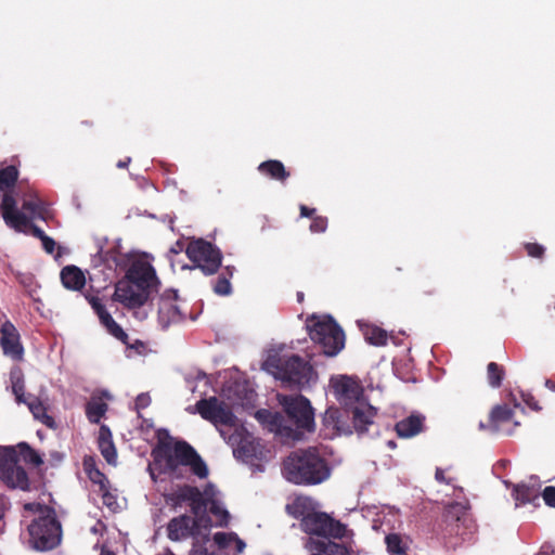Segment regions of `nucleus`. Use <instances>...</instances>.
<instances>
[{
	"label": "nucleus",
	"instance_id": "obj_1",
	"mask_svg": "<svg viewBox=\"0 0 555 555\" xmlns=\"http://www.w3.org/2000/svg\"><path fill=\"white\" fill-rule=\"evenodd\" d=\"M153 464L149 470L153 480L156 479L154 470L167 474L172 478H183L182 466L190 467L192 474L199 479L207 478L209 470L197 451L186 441H159L152 450Z\"/></svg>",
	"mask_w": 555,
	"mask_h": 555
},
{
	"label": "nucleus",
	"instance_id": "obj_2",
	"mask_svg": "<svg viewBox=\"0 0 555 555\" xmlns=\"http://www.w3.org/2000/svg\"><path fill=\"white\" fill-rule=\"evenodd\" d=\"M285 479L298 486H315L331 476V467L318 447L297 449L283 461Z\"/></svg>",
	"mask_w": 555,
	"mask_h": 555
},
{
	"label": "nucleus",
	"instance_id": "obj_3",
	"mask_svg": "<svg viewBox=\"0 0 555 555\" xmlns=\"http://www.w3.org/2000/svg\"><path fill=\"white\" fill-rule=\"evenodd\" d=\"M0 447V480L10 489L28 491L30 488L26 470L18 465L20 457L36 467L43 464L42 457L27 442L16 447Z\"/></svg>",
	"mask_w": 555,
	"mask_h": 555
},
{
	"label": "nucleus",
	"instance_id": "obj_4",
	"mask_svg": "<svg viewBox=\"0 0 555 555\" xmlns=\"http://www.w3.org/2000/svg\"><path fill=\"white\" fill-rule=\"evenodd\" d=\"M307 327L310 338L322 347L324 354L334 357L345 347L344 331L332 317H312Z\"/></svg>",
	"mask_w": 555,
	"mask_h": 555
},
{
	"label": "nucleus",
	"instance_id": "obj_5",
	"mask_svg": "<svg viewBox=\"0 0 555 555\" xmlns=\"http://www.w3.org/2000/svg\"><path fill=\"white\" fill-rule=\"evenodd\" d=\"M29 542L38 551H51L62 541V525L54 515L38 516L28 526Z\"/></svg>",
	"mask_w": 555,
	"mask_h": 555
},
{
	"label": "nucleus",
	"instance_id": "obj_6",
	"mask_svg": "<svg viewBox=\"0 0 555 555\" xmlns=\"http://www.w3.org/2000/svg\"><path fill=\"white\" fill-rule=\"evenodd\" d=\"M211 526V519L204 513L197 514V516L182 514L168 521L167 538L172 542L184 541L189 538L198 540L204 530L203 539H207Z\"/></svg>",
	"mask_w": 555,
	"mask_h": 555
},
{
	"label": "nucleus",
	"instance_id": "obj_7",
	"mask_svg": "<svg viewBox=\"0 0 555 555\" xmlns=\"http://www.w3.org/2000/svg\"><path fill=\"white\" fill-rule=\"evenodd\" d=\"M188 258L205 275L217 273L222 264V253L212 243L204 238H192L185 248Z\"/></svg>",
	"mask_w": 555,
	"mask_h": 555
},
{
	"label": "nucleus",
	"instance_id": "obj_8",
	"mask_svg": "<svg viewBox=\"0 0 555 555\" xmlns=\"http://www.w3.org/2000/svg\"><path fill=\"white\" fill-rule=\"evenodd\" d=\"M300 529L310 535L322 537L324 539H351L353 532L339 520L334 519L328 514L317 511L304 522H300Z\"/></svg>",
	"mask_w": 555,
	"mask_h": 555
},
{
	"label": "nucleus",
	"instance_id": "obj_9",
	"mask_svg": "<svg viewBox=\"0 0 555 555\" xmlns=\"http://www.w3.org/2000/svg\"><path fill=\"white\" fill-rule=\"evenodd\" d=\"M273 366L275 376L287 384L288 387H305L310 383L313 375L311 364L295 354L275 360Z\"/></svg>",
	"mask_w": 555,
	"mask_h": 555
},
{
	"label": "nucleus",
	"instance_id": "obj_10",
	"mask_svg": "<svg viewBox=\"0 0 555 555\" xmlns=\"http://www.w3.org/2000/svg\"><path fill=\"white\" fill-rule=\"evenodd\" d=\"M470 524L472 519L469 518L467 506L463 503L454 502L444 508L435 531L441 539L449 540L453 537H463Z\"/></svg>",
	"mask_w": 555,
	"mask_h": 555
},
{
	"label": "nucleus",
	"instance_id": "obj_11",
	"mask_svg": "<svg viewBox=\"0 0 555 555\" xmlns=\"http://www.w3.org/2000/svg\"><path fill=\"white\" fill-rule=\"evenodd\" d=\"M470 524L472 519L469 518L467 506L463 503L454 502L444 508L435 531L441 539L449 540L453 537H463Z\"/></svg>",
	"mask_w": 555,
	"mask_h": 555
},
{
	"label": "nucleus",
	"instance_id": "obj_12",
	"mask_svg": "<svg viewBox=\"0 0 555 555\" xmlns=\"http://www.w3.org/2000/svg\"><path fill=\"white\" fill-rule=\"evenodd\" d=\"M0 210L5 224L17 232H24L27 227L30 228L31 234L40 241L47 234L36 224H31L26 214L17 209V203L10 192L3 194Z\"/></svg>",
	"mask_w": 555,
	"mask_h": 555
},
{
	"label": "nucleus",
	"instance_id": "obj_13",
	"mask_svg": "<svg viewBox=\"0 0 555 555\" xmlns=\"http://www.w3.org/2000/svg\"><path fill=\"white\" fill-rule=\"evenodd\" d=\"M166 504L173 511L188 503L192 515L204 513L208 505V500L203 492L195 486L182 485L172 492L165 494Z\"/></svg>",
	"mask_w": 555,
	"mask_h": 555
},
{
	"label": "nucleus",
	"instance_id": "obj_14",
	"mask_svg": "<svg viewBox=\"0 0 555 555\" xmlns=\"http://www.w3.org/2000/svg\"><path fill=\"white\" fill-rule=\"evenodd\" d=\"M195 408L204 420L210 422L216 427L219 425L235 426L236 416L231 408L217 397L201 399L196 402Z\"/></svg>",
	"mask_w": 555,
	"mask_h": 555
},
{
	"label": "nucleus",
	"instance_id": "obj_15",
	"mask_svg": "<svg viewBox=\"0 0 555 555\" xmlns=\"http://www.w3.org/2000/svg\"><path fill=\"white\" fill-rule=\"evenodd\" d=\"M283 405L287 417L296 425L297 428L307 431H312L314 429L313 409L306 397H285Z\"/></svg>",
	"mask_w": 555,
	"mask_h": 555
},
{
	"label": "nucleus",
	"instance_id": "obj_16",
	"mask_svg": "<svg viewBox=\"0 0 555 555\" xmlns=\"http://www.w3.org/2000/svg\"><path fill=\"white\" fill-rule=\"evenodd\" d=\"M125 279L151 295L158 291L159 280L154 267L145 261H134L126 272Z\"/></svg>",
	"mask_w": 555,
	"mask_h": 555
},
{
	"label": "nucleus",
	"instance_id": "obj_17",
	"mask_svg": "<svg viewBox=\"0 0 555 555\" xmlns=\"http://www.w3.org/2000/svg\"><path fill=\"white\" fill-rule=\"evenodd\" d=\"M112 298L128 309H135L146 304L150 294L124 278L116 283Z\"/></svg>",
	"mask_w": 555,
	"mask_h": 555
},
{
	"label": "nucleus",
	"instance_id": "obj_18",
	"mask_svg": "<svg viewBox=\"0 0 555 555\" xmlns=\"http://www.w3.org/2000/svg\"><path fill=\"white\" fill-rule=\"evenodd\" d=\"M0 347L5 357L15 362L24 358V347L15 325L7 320L0 327Z\"/></svg>",
	"mask_w": 555,
	"mask_h": 555
},
{
	"label": "nucleus",
	"instance_id": "obj_19",
	"mask_svg": "<svg viewBox=\"0 0 555 555\" xmlns=\"http://www.w3.org/2000/svg\"><path fill=\"white\" fill-rule=\"evenodd\" d=\"M178 292L176 289H166L158 300V322L163 328L183 320V315L177 304Z\"/></svg>",
	"mask_w": 555,
	"mask_h": 555
},
{
	"label": "nucleus",
	"instance_id": "obj_20",
	"mask_svg": "<svg viewBox=\"0 0 555 555\" xmlns=\"http://www.w3.org/2000/svg\"><path fill=\"white\" fill-rule=\"evenodd\" d=\"M310 555H351V545L347 542L337 543L331 539H314L310 537L306 543Z\"/></svg>",
	"mask_w": 555,
	"mask_h": 555
},
{
	"label": "nucleus",
	"instance_id": "obj_21",
	"mask_svg": "<svg viewBox=\"0 0 555 555\" xmlns=\"http://www.w3.org/2000/svg\"><path fill=\"white\" fill-rule=\"evenodd\" d=\"M345 413L351 415L354 430L359 435H363L367 433L370 426L374 424L373 420L376 416L377 410L372 405L359 403L350 410L347 409Z\"/></svg>",
	"mask_w": 555,
	"mask_h": 555
},
{
	"label": "nucleus",
	"instance_id": "obj_22",
	"mask_svg": "<svg viewBox=\"0 0 555 555\" xmlns=\"http://www.w3.org/2000/svg\"><path fill=\"white\" fill-rule=\"evenodd\" d=\"M345 412L337 408H328L322 418L324 429L327 430L325 436L333 437L336 435L352 434L351 427L344 421Z\"/></svg>",
	"mask_w": 555,
	"mask_h": 555
},
{
	"label": "nucleus",
	"instance_id": "obj_23",
	"mask_svg": "<svg viewBox=\"0 0 555 555\" xmlns=\"http://www.w3.org/2000/svg\"><path fill=\"white\" fill-rule=\"evenodd\" d=\"M337 400L345 405L358 402L362 395L360 386L350 377L343 376L333 385Z\"/></svg>",
	"mask_w": 555,
	"mask_h": 555
},
{
	"label": "nucleus",
	"instance_id": "obj_24",
	"mask_svg": "<svg viewBox=\"0 0 555 555\" xmlns=\"http://www.w3.org/2000/svg\"><path fill=\"white\" fill-rule=\"evenodd\" d=\"M286 511L292 517L304 522L308 516L310 517L318 511V503L310 496L298 495L286 505Z\"/></svg>",
	"mask_w": 555,
	"mask_h": 555
},
{
	"label": "nucleus",
	"instance_id": "obj_25",
	"mask_svg": "<svg viewBox=\"0 0 555 555\" xmlns=\"http://www.w3.org/2000/svg\"><path fill=\"white\" fill-rule=\"evenodd\" d=\"M60 278L63 286L69 291H81L86 285L85 273L74 264L65 266L61 270Z\"/></svg>",
	"mask_w": 555,
	"mask_h": 555
},
{
	"label": "nucleus",
	"instance_id": "obj_26",
	"mask_svg": "<svg viewBox=\"0 0 555 555\" xmlns=\"http://www.w3.org/2000/svg\"><path fill=\"white\" fill-rule=\"evenodd\" d=\"M425 417L422 415H410L395 426L400 438H411L423 431Z\"/></svg>",
	"mask_w": 555,
	"mask_h": 555
},
{
	"label": "nucleus",
	"instance_id": "obj_27",
	"mask_svg": "<svg viewBox=\"0 0 555 555\" xmlns=\"http://www.w3.org/2000/svg\"><path fill=\"white\" fill-rule=\"evenodd\" d=\"M22 403H25L28 406L35 418L39 420L49 428H55L54 418L47 413L46 405L38 397L27 393V399Z\"/></svg>",
	"mask_w": 555,
	"mask_h": 555
},
{
	"label": "nucleus",
	"instance_id": "obj_28",
	"mask_svg": "<svg viewBox=\"0 0 555 555\" xmlns=\"http://www.w3.org/2000/svg\"><path fill=\"white\" fill-rule=\"evenodd\" d=\"M258 171L272 179L276 180L281 183H284L291 176L289 171L286 170L285 166L282 162L276 159H269L266 162H262L258 166Z\"/></svg>",
	"mask_w": 555,
	"mask_h": 555
},
{
	"label": "nucleus",
	"instance_id": "obj_29",
	"mask_svg": "<svg viewBox=\"0 0 555 555\" xmlns=\"http://www.w3.org/2000/svg\"><path fill=\"white\" fill-rule=\"evenodd\" d=\"M217 279L212 281V291L218 296H229L232 294L231 279L234 275V266H221Z\"/></svg>",
	"mask_w": 555,
	"mask_h": 555
},
{
	"label": "nucleus",
	"instance_id": "obj_30",
	"mask_svg": "<svg viewBox=\"0 0 555 555\" xmlns=\"http://www.w3.org/2000/svg\"><path fill=\"white\" fill-rule=\"evenodd\" d=\"M514 416V411L506 404L495 405L490 413V426L493 431H499L501 425L511 422Z\"/></svg>",
	"mask_w": 555,
	"mask_h": 555
},
{
	"label": "nucleus",
	"instance_id": "obj_31",
	"mask_svg": "<svg viewBox=\"0 0 555 555\" xmlns=\"http://www.w3.org/2000/svg\"><path fill=\"white\" fill-rule=\"evenodd\" d=\"M386 550L390 555H408L409 540L399 533H389L385 537Z\"/></svg>",
	"mask_w": 555,
	"mask_h": 555
},
{
	"label": "nucleus",
	"instance_id": "obj_32",
	"mask_svg": "<svg viewBox=\"0 0 555 555\" xmlns=\"http://www.w3.org/2000/svg\"><path fill=\"white\" fill-rule=\"evenodd\" d=\"M107 404L101 398H91L86 404V415L90 423L98 424L107 411Z\"/></svg>",
	"mask_w": 555,
	"mask_h": 555
},
{
	"label": "nucleus",
	"instance_id": "obj_33",
	"mask_svg": "<svg viewBox=\"0 0 555 555\" xmlns=\"http://www.w3.org/2000/svg\"><path fill=\"white\" fill-rule=\"evenodd\" d=\"M10 382L12 385V391L15 395L18 403L27 399L25 393V380L23 371L20 367H13L10 372Z\"/></svg>",
	"mask_w": 555,
	"mask_h": 555
},
{
	"label": "nucleus",
	"instance_id": "obj_34",
	"mask_svg": "<svg viewBox=\"0 0 555 555\" xmlns=\"http://www.w3.org/2000/svg\"><path fill=\"white\" fill-rule=\"evenodd\" d=\"M83 467L89 479L93 483L99 485V490H104V488L109 485L107 477L100 469L96 468L91 457L85 459Z\"/></svg>",
	"mask_w": 555,
	"mask_h": 555
},
{
	"label": "nucleus",
	"instance_id": "obj_35",
	"mask_svg": "<svg viewBox=\"0 0 555 555\" xmlns=\"http://www.w3.org/2000/svg\"><path fill=\"white\" fill-rule=\"evenodd\" d=\"M505 367L496 362H490L487 365V380L490 387L500 388L505 378Z\"/></svg>",
	"mask_w": 555,
	"mask_h": 555
},
{
	"label": "nucleus",
	"instance_id": "obj_36",
	"mask_svg": "<svg viewBox=\"0 0 555 555\" xmlns=\"http://www.w3.org/2000/svg\"><path fill=\"white\" fill-rule=\"evenodd\" d=\"M208 500L209 513L216 517V526L227 527L230 520L229 512L216 499L206 498Z\"/></svg>",
	"mask_w": 555,
	"mask_h": 555
},
{
	"label": "nucleus",
	"instance_id": "obj_37",
	"mask_svg": "<svg viewBox=\"0 0 555 555\" xmlns=\"http://www.w3.org/2000/svg\"><path fill=\"white\" fill-rule=\"evenodd\" d=\"M514 498L520 504L532 503L539 499V494L534 487L527 485H517L513 491Z\"/></svg>",
	"mask_w": 555,
	"mask_h": 555
},
{
	"label": "nucleus",
	"instance_id": "obj_38",
	"mask_svg": "<svg viewBox=\"0 0 555 555\" xmlns=\"http://www.w3.org/2000/svg\"><path fill=\"white\" fill-rule=\"evenodd\" d=\"M18 169L14 165L0 169V191H5L15 185L18 179Z\"/></svg>",
	"mask_w": 555,
	"mask_h": 555
},
{
	"label": "nucleus",
	"instance_id": "obj_39",
	"mask_svg": "<svg viewBox=\"0 0 555 555\" xmlns=\"http://www.w3.org/2000/svg\"><path fill=\"white\" fill-rule=\"evenodd\" d=\"M23 210L29 212L33 218H38L41 220H46L47 218V208L42 201L39 198L24 201L22 205Z\"/></svg>",
	"mask_w": 555,
	"mask_h": 555
},
{
	"label": "nucleus",
	"instance_id": "obj_40",
	"mask_svg": "<svg viewBox=\"0 0 555 555\" xmlns=\"http://www.w3.org/2000/svg\"><path fill=\"white\" fill-rule=\"evenodd\" d=\"M364 337L369 344L374 346H385L388 338L386 331L375 325L365 328Z\"/></svg>",
	"mask_w": 555,
	"mask_h": 555
},
{
	"label": "nucleus",
	"instance_id": "obj_41",
	"mask_svg": "<svg viewBox=\"0 0 555 555\" xmlns=\"http://www.w3.org/2000/svg\"><path fill=\"white\" fill-rule=\"evenodd\" d=\"M107 333L114 336L116 339L120 340L124 344H128V334L122 330V327L113 319V317H106L105 321L101 323Z\"/></svg>",
	"mask_w": 555,
	"mask_h": 555
},
{
	"label": "nucleus",
	"instance_id": "obj_42",
	"mask_svg": "<svg viewBox=\"0 0 555 555\" xmlns=\"http://www.w3.org/2000/svg\"><path fill=\"white\" fill-rule=\"evenodd\" d=\"M101 454L108 464H115L117 451L113 441L98 442Z\"/></svg>",
	"mask_w": 555,
	"mask_h": 555
},
{
	"label": "nucleus",
	"instance_id": "obj_43",
	"mask_svg": "<svg viewBox=\"0 0 555 555\" xmlns=\"http://www.w3.org/2000/svg\"><path fill=\"white\" fill-rule=\"evenodd\" d=\"M24 509L33 514H38L39 516H44L47 514L54 515L56 513L53 507L37 502L25 503Z\"/></svg>",
	"mask_w": 555,
	"mask_h": 555
},
{
	"label": "nucleus",
	"instance_id": "obj_44",
	"mask_svg": "<svg viewBox=\"0 0 555 555\" xmlns=\"http://www.w3.org/2000/svg\"><path fill=\"white\" fill-rule=\"evenodd\" d=\"M109 485L104 490H99L102 496L103 504L109 509L115 511L118 507L117 498L111 492Z\"/></svg>",
	"mask_w": 555,
	"mask_h": 555
},
{
	"label": "nucleus",
	"instance_id": "obj_45",
	"mask_svg": "<svg viewBox=\"0 0 555 555\" xmlns=\"http://www.w3.org/2000/svg\"><path fill=\"white\" fill-rule=\"evenodd\" d=\"M328 220L324 216H315L312 218L309 230L312 233H324L327 229Z\"/></svg>",
	"mask_w": 555,
	"mask_h": 555
},
{
	"label": "nucleus",
	"instance_id": "obj_46",
	"mask_svg": "<svg viewBox=\"0 0 555 555\" xmlns=\"http://www.w3.org/2000/svg\"><path fill=\"white\" fill-rule=\"evenodd\" d=\"M524 248L527 255L532 258L542 259L545 254V247L539 243H526Z\"/></svg>",
	"mask_w": 555,
	"mask_h": 555
},
{
	"label": "nucleus",
	"instance_id": "obj_47",
	"mask_svg": "<svg viewBox=\"0 0 555 555\" xmlns=\"http://www.w3.org/2000/svg\"><path fill=\"white\" fill-rule=\"evenodd\" d=\"M235 539V533L217 532L214 535L215 543L221 548L229 546L230 543Z\"/></svg>",
	"mask_w": 555,
	"mask_h": 555
},
{
	"label": "nucleus",
	"instance_id": "obj_48",
	"mask_svg": "<svg viewBox=\"0 0 555 555\" xmlns=\"http://www.w3.org/2000/svg\"><path fill=\"white\" fill-rule=\"evenodd\" d=\"M541 495L543 498L544 503L547 506L555 508V487L554 486L545 487L543 489Z\"/></svg>",
	"mask_w": 555,
	"mask_h": 555
},
{
	"label": "nucleus",
	"instance_id": "obj_49",
	"mask_svg": "<svg viewBox=\"0 0 555 555\" xmlns=\"http://www.w3.org/2000/svg\"><path fill=\"white\" fill-rule=\"evenodd\" d=\"M522 401L533 411H541L542 408L539 405L538 400L534 398V396L530 392H522L521 393Z\"/></svg>",
	"mask_w": 555,
	"mask_h": 555
},
{
	"label": "nucleus",
	"instance_id": "obj_50",
	"mask_svg": "<svg viewBox=\"0 0 555 555\" xmlns=\"http://www.w3.org/2000/svg\"><path fill=\"white\" fill-rule=\"evenodd\" d=\"M150 403H151V398L147 393H140L135 398V409L138 411L147 408L150 405Z\"/></svg>",
	"mask_w": 555,
	"mask_h": 555
},
{
	"label": "nucleus",
	"instance_id": "obj_51",
	"mask_svg": "<svg viewBox=\"0 0 555 555\" xmlns=\"http://www.w3.org/2000/svg\"><path fill=\"white\" fill-rule=\"evenodd\" d=\"M113 441L112 433L106 425H102L99 430L98 442Z\"/></svg>",
	"mask_w": 555,
	"mask_h": 555
},
{
	"label": "nucleus",
	"instance_id": "obj_52",
	"mask_svg": "<svg viewBox=\"0 0 555 555\" xmlns=\"http://www.w3.org/2000/svg\"><path fill=\"white\" fill-rule=\"evenodd\" d=\"M41 243H42V247L43 249L46 250L47 254H53L54 253V249H55V241L50 237V236H46L43 237V240H41Z\"/></svg>",
	"mask_w": 555,
	"mask_h": 555
},
{
	"label": "nucleus",
	"instance_id": "obj_53",
	"mask_svg": "<svg viewBox=\"0 0 555 555\" xmlns=\"http://www.w3.org/2000/svg\"><path fill=\"white\" fill-rule=\"evenodd\" d=\"M299 211H300V217H305V218H313L315 217V211L317 209L315 208H310L306 205H300L299 206Z\"/></svg>",
	"mask_w": 555,
	"mask_h": 555
},
{
	"label": "nucleus",
	"instance_id": "obj_54",
	"mask_svg": "<svg viewBox=\"0 0 555 555\" xmlns=\"http://www.w3.org/2000/svg\"><path fill=\"white\" fill-rule=\"evenodd\" d=\"M86 299L88 300L93 310H96L101 306H103L101 299L98 296L88 295L86 296Z\"/></svg>",
	"mask_w": 555,
	"mask_h": 555
},
{
	"label": "nucleus",
	"instance_id": "obj_55",
	"mask_svg": "<svg viewBox=\"0 0 555 555\" xmlns=\"http://www.w3.org/2000/svg\"><path fill=\"white\" fill-rule=\"evenodd\" d=\"M435 478L438 482H442V483H447V485H450L451 483V479H447L446 476H444V470L440 467H438L435 472Z\"/></svg>",
	"mask_w": 555,
	"mask_h": 555
},
{
	"label": "nucleus",
	"instance_id": "obj_56",
	"mask_svg": "<svg viewBox=\"0 0 555 555\" xmlns=\"http://www.w3.org/2000/svg\"><path fill=\"white\" fill-rule=\"evenodd\" d=\"M186 246L184 244V242H182L181 240H178L171 247H170V253L172 254H180L182 250H185Z\"/></svg>",
	"mask_w": 555,
	"mask_h": 555
},
{
	"label": "nucleus",
	"instance_id": "obj_57",
	"mask_svg": "<svg viewBox=\"0 0 555 555\" xmlns=\"http://www.w3.org/2000/svg\"><path fill=\"white\" fill-rule=\"evenodd\" d=\"M7 509H8L7 502L3 498L0 496V532L2 531L3 518H4Z\"/></svg>",
	"mask_w": 555,
	"mask_h": 555
},
{
	"label": "nucleus",
	"instance_id": "obj_58",
	"mask_svg": "<svg viewBox=\"0 0 555 555\" xmlns=\"http://www.w3.org/2000/svg\"><path fill=\"white\" fill-rule=\"evenodd\" d=\"M96 315L100 319V322L103 323L106 317H111V313L106 310L105 306H101L99 309L94 310Z\"/></svg>",
	"mask_w": 555,
	"mask_h": 555
},
{
	"label": "nucleus",
	"instance_id": "obj_59",
	"mask_svg": "<svg viewBox=\"0 0 555 555\" xmlns=\"http://www.w3.org/2000/svg\"><path fill=\"white\" fill-rule=\"evenodd\" d=\"M234 453H237L238 455L249 457L251 456V453L247 449L245 444L238 446V448L234 451Z\"/></svg>",
	"mask_w": 555,
	"mask_h": 555
},
{
	"label": "nucleus",
	"instance_id": "obj_60",
	"mask_svg": "<svg viewBox=\"0 0 555 555\" xmlns=\"http://www.w3.org/2000/svg\"><path fill=\"white\" fill-rule=\"evenodd\" d=\"M130 162H131V158H130V157H127V158H126V159H124V160H119V162L117 163V167H118V168H120V169L127 168V167H128V165L130 164Z\"/></svg>",
	"mask_w": 555,
	"mask_h": 555
},
{
	"label": "nucleus",
	"instance_id": "obj_61",
	"mask_svg": "<svg viewBox=\"0 0 555 555\" xmlns=\"http://www.w3.org/2000/svg\"><path fill=\"white\" fill-rule=\"evenodd\" d=\"M545 386H546L548 389H551L552 391H555V383H554V382H552V380L547 379V380L545 382Z\"/></svg>",
	"mask_w": 555,
	"mask_h": 555
},
{
	"label": "nucleus",
	"instance_id": "obj_62",
	"mask_svg": "<svg viewBox=\"0 0 555 555\" xmlns=\"http://www.w3.org/2000/svg\"><path fill=\"white\" fill-rule=\"evenodd\" d=\"M387 446H388L390 449H393V448H396V446H397V444H396V442H395L393 440H389V441L387 442Z\"/></svg>",
	"mask_w": 555,
	"mask_h": 555
},
{
	"label": "nucleus",
	"instance_id": "obj_63",
	"mask_svg": "<svg viewBox=\"0 0 555 555\" xmlns=\"http://www.w3.org/2000/svg\"><path fill=\"white\" fill-rule=\"evenodd\" d=\"M101 555H116V554L112 551H103Z\"/></svg>",
	"mask_w": 555,
	"mask_h": 555
},
{
	"label": "nucleus",
	"instance_id": "obj_64",
	"mask_svg": "<svg viewBox=\"0 0 555 555\" xmlns=\"http://www.w3.org/2000/svg\"><path fill=\"white\" fill-rule=\"evenodd\" d=\"M236 540H237V543H238V550L241 551L242 547L244 546V542L242 540H238L237 538H236Z\"/></svg>",
	"mask_w": 555,
	"mask_h": 555
}]
</instances>
